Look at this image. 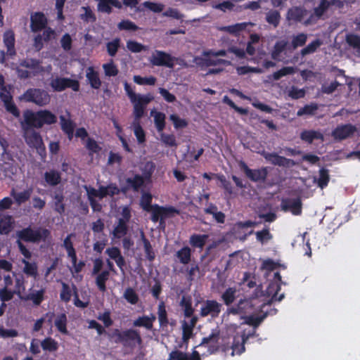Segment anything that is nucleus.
<instances>
[{"label":"nucleus","instance_id":"nucleus-41","mask_svg":"<svg viewBox=\"0 0 360 360\" xmlns=\"http://www.w3.org/2000/svg\"><path fill=\"white\" fill-rule=\"evenodd\" d=\"M110 273L107 270H104L98 274L96 278V284L101 292H104L106 290V281L109 279Z\"/></svg>","mask_w":360,"mask_h":360},{"label":"nucleus","instance_id":"nucleus-24","mask_svg":"<svg viewBox=\"0 0 360 360\" xmlns=\"http://www.w3.org/2000/svg\"><path fill=\"white\" fill-rule=\"evenodd\" d=\"M86 77L91 88L98 89L101 86V81L98 72L96 71L94 67L90 66L86 69Z\"/></svg>","mask_w":360,"mask_h":360},{"label":"nucleus","instance_id":"nucleus-8","mask_svg":"<svg viewBox=\"0 0 360 360\" xmlns=\"http://www.w3.org/2000/svg\"><path fill=\"white\" fill-rule=\"evenodd\" d=\"M255 310L252 298H241L237 303L227 308V313L233 315H247Z\"/></svg>","mask_w":360,"mask_h":360},{"label":"nucleus","instance_id":"nucleus-40","mask_svg":"<svg viewBox=\"0 0 360 360\" xmlns=\"http://www.w3.org/2000/svg\"><path fill=\"white\" fill-rule=\"evenodd\" d=\"M295 72V68L294 67L287 66L283 67L279 70L274 72L271 75L269 76V79H273L274 81L279 80L281 77L293 75Z\"/></svg>","mask_w":360,"mask_h":360},{"label":"nucleus","instance_id":"nucleus-1","mask_svg":"<svg viewBox=\"0 0 360 360\" xmlns=\"http://www.w3.org/2000/svg\"><path fill=\"white\" fill-rule=\"evenodd\" d=\"M22 117L25 124L37 129H41L44 125L54 124L58 121L57 116L46 109L37 111L27 109L23 111Z\"/></svg>","mask_w":360,"mask_h":360},{"label":"nucleus","instance_id":"nucleus-4","mask_svg":"<svg viewBox=\"0 0 360 360\" xmlns=\"http://www.w3.org/2000/svg\"><path fill=\"white\" fill-rule=\"evenodd\" d=\"M49 235L50 231L46 229H33L30 226L24 228L16 233L17 240L32 243L45 241Z\"/></svg>","mask_w":360,"mask_h":360},{"label":"nucleus","instance_id":"nucleus-9","mask_svg":"<svg viewBox=\"0 0 360 360\" xmlns=\"http://www.w3.org/2000/svg\"><path fill=\"white\" fill-rule=\"evenodd\" d=\"M240 169L245 173V176L253 182H264L267 178L269 171L266 167L257 169L249 168L247 164L240 160L238 163Z\"/></svg>","mask_w":360,"mask_h":360},{"label":"nucleus","instance_id":"nucleus-61","mask_svg":"<svg viewBox=\"0 0 360 360\" xmlns=\"http://www.w3.org/2000/svg\"><path fill=\"white\" fill-rule=\"evenodd\" d=\"M257 240L261 243H264L272 238L269 229L268 228L263 229L262 231L255 233Z\"/></svg>","mask_w":360,"mask_h":360},{"label":"nucleus","instance_id":"nucleus-13","mask_svg":"<svg viewBox=\"0 0 360 360\" xmlns=\"http://www.w3.org/2000/svg\"><path fill=\"white\" fill-rule=\"evenodd\" d=\"M222 304L214 300H207L200 308V314L202 317L211 316L217 318L221 311Z\"/></svg>","mask_w":360,"mask_h":360},{"label":"nucleus","instance_id":"nucleus-52","mask_svg":"<svg viewBox=\"0 0 360 360\" xmlns=\"http://www.w3.org/2000/svg\"><path fill=\"white\" fill-rule=\"evenodd\" d=\"M321 42L319 39H316L311 41L307 46H305L301 50L300 53L302 56L304 57L307 55L314 53L316 51V49L321 46Z\"/></svg>","mask_w":360,"mask_h":360},{"label":"nucleus","instance_id":"nucleus-47","mask_svg":"<svg viewBox=\"0 0 360 360\" xmlns=\"http://www.w3.org/2000/svg\"><path fill=\"white\" fill-rule=\"evenodd\" d=\"M67 316L65 313L59 314L55 320V326L58 330L65 335L68 333L67 330Z\"/></svg>","mask_w":360,"mask_h":360},{"label":"nucleus","instance_id":"nucleus-33","mask_svg":"<svg viewBox=\"0 0 360 360\" xmlns=\"http://www.w3.org/2000/svg\"><path fill=\"white\" fill-rule=\"evenodd\" d=\"M208 238L207 234L193 233L190 236L189 243L193 248L202 249L206 244Z\"/></svg>","mask_w":360,"mask_h":360},{"label":"nucleus","instance_id":"nucleus-58","mask_svg":"<svg viewBox=\"0 0 360 360\" xmlns=\"http://www.w3.org/2000/svg\"><path fill=\"white\" fill-rule=\"evenodd\" d=\"M154 122L158 131H162L165 127V115L161 112H156L154 115Z\"/></svg>","mask_w":360,"mask_h":360},{"label":"nucleus","instance_id":"nucleus-14","mask_svg":"<svg viewBox=\"0 0 360 360\" xmlns=\"http://www.w3.org/2000/svg\"><path fill=\"white\" fill-rule=\"evenodd\" d=\"M281 207L284 212L290 211L293 215H300L302 212V200L300 197L283 199Z\"/></svg>","mask_w":360,"mask_h":360},{"label":"nucleus","instance_id":"nucleus-25","mask_svg":"<svg viewBox=\"0 0 360 360\" xmlns=\"http://www.w3.org/2000/svg\"><path fill=\"white\" fill-rule=\"evenodd\" d=\"M237 289L236 287H229L227 288L221 295V300L224 302V304L228 307L233 305V302H235L237 297Z\"/></svg>","mask_w":360,"mask_h":360},{"label":"nucleus","instance_id":"nucleus-38","mask_svg":"<svg viewBox=\"0 0 360 360\" xmlns=\"http://www.w3.org/2000/svg\"><path fill=\"white\" fill-rule=\"evenodd\" d=\"M300 138L308 143H311L314 139L322 140L323 139V136L319 131L314 130H304L301 133Z\"/></svg>","mask_w":360,"mask_h":360},{"label":"nucleus","instance_id":"nucleus-16","mask_svg":"<svg viewBox=\"0 0 360 360\" xmlns=\"http://www.w3.org/2000/svg\"><path fill=\"white\" fill-rule=\"evenodd\" d=\"M48 25V19L43 12H34L30 16V29L34 33L42 31Z\"/></svg>","mask_w":360,"mask_h":360},{"label":"nucleus","instance_id":"nucleus-29","mask_svg":"<svg viewBox=\"0 0 360 360\" xmlns=\"http://www.w3.org/2000/svg\"><path fill=\"white\" fill-rule=\"evenodd\" d=\"M14 220L11 215H4L0 218V234L6 235L8 234L13 226Z\"/></svg>","mask_w":360,"mask_h":360},{"label":"nucleus","instance_id":"nucleus-23","mask_svg":"<svg viewBox=\"0 0 360 360\" xmlns=\"http://www.w3.org/2000/svg\"><path fill=\"white\" fill-rule=\"evenodd\" d=\"M210 56H205V58H195V61L196 64L201 67H210L218 65H229L230 62L224 59H212Z\"/></svg>","mask_w":360,"mask_h":360},{"label":"nucleus","instance_id":"nucleus-64","mask_svg":"<svg viewBox=\"0 0 360 360\" xmlns=\"http://www.w3.org/2000/svg\"><path fill=\"white\" fill-rule=\"evenodd\" d=\"M127 48L131 53H140L146 50L144 45L134 40L127 41Z\"/></svg>","mask_w":360,"mask_h":360},{"label":"nucleus","instance_id":"nucleus-43","mask_svg":"<svg viewBox=\"0 0 360 360\" xmlns=\"http://www.w3.org/2000/svg\"><path fill=\"white\" fill-rule=\"evenodd\" d=\"M281 17L280 12L277 10H270L266 14V21L269 24L274 26V27H277L280 23Z\"/></svg>","mask_w":360,"mask_h":360},{"label":"nucleus","instance_id":"nucleus-62","mask_svg":"<svg viewBox=\"0 0 360 360\" xmlns=\"http://www.w3.org/2000/svg\"><path fill=\"white\" fill-rule=\"evenodd\" d=\"M152 202V195L150 193H143L141 199V206L146 212H150L153 208V205Z\"/></svg>","mask_w":360,"mask_h":360},{"label":"nucleus","instance_id":"nucleus-10","mask_svg":"<svg viewBox=\"0 0 360 360\" xmlns=\"http://www.w3.org/2000/svg\"><path fill=\"white\" fill-rule=\"evenodd\" d=\"M153 96L151 94L141 95L137 94L134 101H131L134 105L133 115L134 120H140L144 115V112L147 105L153 100Z\"/></svg>","mask_w":360,"mask_h":360},{"label":"nucleus","instance_id":"nucleus-30","mask_svg":"<svg viewBox=\"0 0 360 360\" xmlns=\"http://www.w3.org/2000/svg\"><path fill=\"white\" fill-rule=\"evenodd\" d=\"M52 197L53 199L54 210L60 214H63L65 210V206L63 203L65 197L63 193V190H60L58 192H56Z\"/></svg>","mask_w":360,"mask_h":360},{"label":"nucleus","instance_id":"nucleus-54","mask_svg":"<svg viewBox=\"0 0 360 360\" xmlns=\"http://www.w3.org/2000/svg\"><path fill=\"white\" fill-rule=\"evenodd\" d=\"M124 298L131 304H136L139 302V295L131 288H127L123 295Z\"/></svg>","mask_w":360,"mask_h":360},{"label":"nucleus","instance_id":"nucleus-31","mask_svg":"<svg viewBox=\"0 0 360 360\" xmlns=\"http://www.w3.org/2000/svg\"><path fill=\"white\" fill-rule=\"evenodd\" d=\"M252 22H240L234 25L224 26L220 28V30L226 32L229 34L238 35L239 33L245 30L248 25H253Z\"/></svg>","mask_w":360,"mask_h":360},{"label":"nucleus","instance_id":"nucleus-56","mask_svg":"<svg viewBox=\"0 0 360 360\" xmlns=\"http://www.w3.org/2000/svg\"><path fill=\"white\" fill-rule=\"evenodd\" d=\"M119 30L137 31L139 27L129 20H122L117 24Z\"/></svg>","mask_w":360,"mask_h":360},{"label":"nucleus","instance_id":"nucleus-6","mask_svg":"<svg viewBox=\"0 0 360 360\" xmlns=\"http://www.w3.org/2000/svg\"><path fill=\"white\" fill-rule=\"evenodd\" d=\"M27 103H33L38 106L47 105L51 100L49 94L44 89L30 88L20 98Z\"/></svg>","mask_w":360,"mask_h":360},{"label":"nucleus","instance_id":"nucleus-26","mask_svg":"<svg viewBox=\"0 0 360 360\" xmlns=\"http://www.w3.org/2000/svg\"><path fill=\"white\" fill-rule=\"evenodd\" d=\"M30 290L31 292L24 297V300L26 301H32L34 305L39 306L44 300L45 289L41 288L39 290H32L31 289Z\"/></svg>","mask_w":360,"mask_h":360},{"label":"nucleus","instance_id":"nucleus-51","mask_svg":"<svg viewBox=\"0 0 360 360\" xmlns=\"http://www.w3.org/2000/svg\"><path fill=\"white\" fill-rule=\"evenodd\" d=\"M121 40L120 38H115L106 44L107 52L109 56L114 57L120 47Z\"/></svg>","mask_w":360,"mask_h":360},{"label":"nucleus","instance_id":"nucleus-3","mask_svg":"<svg viewBox=\"0 0 360 360\" xmlns=\"http://www.w3.org/2000/svg\"><path fill=\"white\" fill-rule=\"evenodd\" d=\"M20 126L22 131V136L27 146L35 148L40 155H45L46 147L40 133L36 131L37 129L34 128V127L25 124L22 120L20 122Z\"/></svg>","mask_w":360,"mask_h":360},{"label":"nucleus","instance_id":"nucleus-22","mask_svg":"<svg viewBox=\"0 0 360 360\" xmlns=\"http://www.w3.org/2000/svg\"><path fill=\"white\" fill-rule=\"evenodd\" d=\"M156 320V316L153 314L150 316L143 315L139 316L133 321L134 327H143L148 330L153 328V323Z\"/></svg>","mask_w":360,"mask_h":360},{"label":"nucleus","instance_id":"nucleus-11","mask_svg":"<svg viewBox=\"0 0 360 360\" xmlns=\"http://www.w3.org/2000/svg\"><path fill=\"white\" fill-rule=\"evenodd\" d=\"M51 86L55 91L60 92L67 88H71L74 91L79 90V82L76 79L65 77H56L51 80Z\"/></svg>","mask_w":360,"mask_h":360},{"label":"nucleus","instance_id":"nucleus-57","mask_svg":"<svg viewBox=\"0 0 360 360\" xmlns=\"http://www.w3.org/2000/svg\"><path fill=\"white\" fill-rule=\"evenodd\" d=\"M346 42L349 46L360 52V36L355 34H347Z\"/></svg>","mask_w":360,"mask_h":360},{"label":"nucleus","instance_id":"nucleus-27","mask_svg":"<svg viewBox=\"0 0 360 360\" xmlns=\"http://www.w3.org/2000/svg\"><path fill=\"white\" fill-rule=\"evenodd\" d=\"M44 179L47 185L56 186L61 182V174L56 169H51L44 173Z\"/></svg>","mask_w":360,"mask_h":360},{"label":"nucleus","instance_id":"nucleus-59","mask_svg":"<svg viewBox=\"0 0 360 360\" xmlns=\"http://www.w3.org/2000/svg\"><path fill=\"white\" fill-rule=\"evenodd\" d=\"M133 79L135 83L139 85H155L157 80L153 76L143 77L140 75H134Z\"/></svg>","mask_w":360,"mask_h":360},{"label":"nucleus","instance_id":"nucleus-63","mask_svg":"<svg viewBox=\"0 0 360 360\" xmlns=\"http://www.w3.org/2000/svg\"><path fill=\"white\" fill-rule=\"evenodd\" d=\"M72 297V291L68 284L62 282V290L60 293V298L65 302L70 301Z\"/></svg>","mask_w":360,"mask_h":360},{"label":"nucleus","instance_id":"nucleus-21","mask_svg":"<svg viewBox=\"0 0 360 360\" xmlns=\"http://www.w3.org/2000/svg\"><path fill=\"white\" fill-rule=\"evenodd\" d=\"M169 360H201L199 352L193 351L190 354L181 350L175 349L170 352Z\"/></svg>","mask_w":360,"mask_h":360},{"label":"nucleus","instance_id":"nucleus-44","mask_svg":"<svg viewBox=\"0 0 360 360\" xmlns=\"http://www.w3.org/2000/svg\"><path fill=\"white\" fill-rule=\"evenodd\" d=\"M41 347L44 351L53 352L58 350V344L54 339L48 337L41 342Z\"/></svg>","mask_w":360,"mask_h":360},{"label":"nucleus","instance_id":"nucleus-50","mask_svg":"<svg viewBox=\"0 0 360 360\" xmlns=\"http://www.w3.org/2000/svg\"><path fill=\"white\" fill-rule=\"evenodd\" d=\"M330 181V176H329V172L328 169L326 168H321L319 170V176L317 181L318 186L321 188H326Z\"/></svg>","mask_w":360,"mask_h":360},{"label":"nucleus","instance_id":"nucleus-19","mask_svg":"<svg viewBox=\"0 0 360 360\" xmlns=\"http://www.w3.org/2000/svg\"><path fill=\"white\" fill-rule=\"evenodd\" d=\"M125 186L122 188V191L125 193L129 190L134 192H139L144 186L145 179L141 174H136L132 177H128L125 179Z\"/></svg>","mask_w":360,"mask_h":360},{"label":"nucleus","instance_id":"nucleus-18","mask_svg":"<svg viewBox=\"0 0 360 360\" xmlns=\"http://www.w3.org/2000/svg\"><path fill=\"white\" fill-rule=\"evenodd\" d=\"M253 335L254 333L248 334L243 333L240 336H234L232 345L230 347L232 349L231 356H234L235 354L240 355L243 354L245 351V344L250 337Z\"/></svg>","mask_w":360,"mask_h":360},{"label":"nucleus","instance_id":"nucleus-39","mask_svg":"<svg viewBox=\"0 0 360 360\" xmlns=\"http://www.w3.org/2000/svg\"><path fill=\"white\" fill-rule=\"evenodd\" d=\"M158 316L160 326L162 328L167 327L169 324V319L164 302H161L158 307Z\"/></svg>","mask_w":360,"mask_h":360},{"label":"nucleus","instance_id":"nucleus-55","mask_svg":"<svg viewBox=\"0 0 360 360\" xmlns=\"http://www.w3.org/2000/svg\"><path fill=\"white\" fill-rule=\"evenodd\" d=\"M307 39V35L304 33H300L295 36H293L291 41V46L293 49H297L299 46H302L306 44Z\"/></svg>","mask_w":360,"mask_h":360},{"label":"nucleus","instance_id":"nucleus-53","mask_svg":"<svg viewBox=\"0 0 360 360\" xmlns=\"http://www.w3.org/2000/svg\"><path fill=\"white\" fill-rule=\"evenodd\" d=\"M103 69L104 70L105 75L107 77H115L119 73V70L117 67L114 64L112 60H111L110 62L108 63L103 64Z\"/></svg>","mask_w":360,"mask_h":360},{"label":"nucleus","instance_id":"nucleus-12","mask_svg":"<svg viewBox=\"0 0 360 360\" xmlns=\"http://www.w3.org/2000/svg\"><path fill=\"white\" fill-rule=\"evenodd\" d=\"M356 131L357 128L352 124H340L332 131V136L335 140L341 141L352 137Z\"/></svg>","mask_w":360,"mask_h":360},{"label":"nucleus","instance_id":"nucleus-35","mask_svg":"<svg viewBox=\"0 0 360 360\" xmlns=\"http://www.w3.org/2000/svg\"><path fill=\"white\" fill-rule=\"evenodd\" d=\"M60 127L63 131L66 134L69 139H72L74 135V123L68 119H66L63 115L60 116Z\"/></svg>","mask_w":360,"mask_h":360},{"label":"nucleus","instance_id":"nucleus-60","mask_svg":"<svg viewBox=\"0 0 360 360\" xmlns=\"http://www.w3.org/2000/svg\"><path fill=\"white\" fill-rule=\"evenodd\" d=\"M266 316H267L266 313H264L262 315L259 316L250 315V316H247L246 323L248 325L252 326L255 328H256L261 324V323L264 321V319Z\"/></svg>","mask_w":360,"mask_h":360},{"label":"nucleus","instance_id":"nucleus-45","mask_svg":"<svg viewBox=\"0 0 360 360\" xmlns=\"http://www.w3.org/2000/svg\"><path fill=\"white\" fill-rule=\"evenodd\" d=\"M134 133L139 143L146 141V133L140 124V120H134L133 122Z\"/></svg>","mask_w":360,"mask_h":360},{"label":"nucleus","instance_id":"nucleus-49","mask_svg":"<svg viewBox=\"0 0 360 360\" xmlns=\"http://www.w3.org/2000/svg\"><path fill=\"white\" fill-rule=\"evenodd\" d=\"M155 169V165L152 161L146 162L143 168L142 171V176L144 177L145 181L150 180L152 177V175Z\"/></svg>","mask_w":360,"mask_h":360},{"label":"nucleus","instance_id":"nucleus-32","mask_svg":"<svg viewBox=\"0 0 360 360\" xmlns=\"http://www.w3.org/2000/svg\"><path fill=\"white\" fill-rule=\"evenodd\" d=\"M191 256V249L188 246L182 247L175 254V257L178 259L179 262L184 265L190 263Z\"/></svg>","mask_w":360,"mask_h":360},{"label":"nucleus","instance_id":"nucleus-7","mask_svg":"<svg viewBox=\"0 0 360 360\" xmlns=\"http://www.w3.org/2000/svg\"><path fill=\"white\" fill-rule=\"evenodd\" d=\"M149 212H151L150 219L153 222L159 221L160 226L165 227V219L172 217L174 214H179V210L172 206L163 207L154 204Z\"/></svg>","mask_w":360,"mask_h":360},{"label":"nucleus","instance_id":"nucleus-5","mask_svg":"<svg viewBox=\"0 0 360 360\" xmlns=\"http://www.w3.org/2000/svg\"><path fill=\"white\" fill-rule=\"evenodd\" d=\"M150 63L155 66H165L169 68H174L175 63L181 65L186 64L183 59L160 50H155L153 53Z\"/></svg>","mask_w":360,"mask_h":360},{"label":"nucleus","instance_id":"nucleus-17","mask_svg":"<svg viewBox=\"0 0 360 360\" xmlns=\"http://www.w3.org/2000/svg\"><path fill=\"white\" fill-rule=\"evenodd\" d=\"M262 155L266 161L271 162L274 165L290 167L295 165L293 160L281 156L276 153L264 152Z\"/></svg>","mask_w":360,"mask_h":360},{"label":"nucleus","instance_id":"nucleus-2","mask_svg":"<svg viewBox=\"0 0 360 360\" xmlns=\"http://www.w3.org/2000/svg\"><path fill=\"white\" fill-rule=\"evenodd\" d=\"M112 338H115V342L130 349H134L137 345H141L143 343L140 331L134 328L124 330L115 329L112 333Z\"/></svg>","mask_w":360,"mask_h":360},{"label":"nucleus","instance_id":"nucleus-46","mask_svg":"<svg viewBox=\"0 0 360 360\" xmlns=\"http://www.w3.org/2000/svg\"><path fill=\"white\" fill-rule=\"evenodd\" d=\"M128 231L127 223L122 220H118L117 224L115 226L112 234L116 238H121L124 236Z\"/></svg>","mask_w":360,"mask_h":360},{"label":"nucleus","instance_id":"nucleus-48","mask_svg":"<svg viewBox=\"0 0 360 360\" xmlns=\"http://www.w3.org/2000/svg\"><path fill=\"white\" fill-rule=\"evenodd\" d=\"M319 109L317 103H311L310 104L305 105L304 107L300 108L297 112V116L314 115L316 110Z\"/></svg>","mask_w":360,"mask_h":360},{"label":"nucleus","instance_id":"nucleus-42","mask_svg":"<svg viewBox=\"0 0 360 360\" xmlns=\"http://www.w3.org/2000/svg\"><path fill=\"white\" fill-rule=\"evenodd\" d=\"M288 42L284 40L278 41L274 46L271 57L274 60H279L281 53L286 49Z\"/></svg>","mask_w":360,"mask_h":360},{"label":"nucleus","instance_id":"nucleus-34","mask_svg":"<svg viewBox=\"0 0 360 360\" xmlns=\"http://www.w3.org/2000/svg\"><path fill=\"white\" fill-rule=\"evenodd\" d=\"M22 263L24 264L22 271L27 276L33 277L34 279L38 276V266L36 262H30L25 259H22Z\"/></svg>","mask_w":360,"mask_h":360},{"label":"nucleus","instance_id":"nucleus-15","mask_svg":"<svg viewBox=\"0 0 360 360\" xmlns=\"http://www.w3.org/2000/svg\"><path fill=\"white\" fill-rule=\"evenodd\" d=\"M344 3L345 0H320L319 6L314 8V15L317 18H321L330 7L335 6L336 8H342Z\"/></svg>","mask_w":360,"mask_h":360},{"label":"nucleus","instance_id":"nucleus-36","mask_svg":"<svg viewBox=\"0 0 360 360\" xmlns=\"http://www.w3.org/2000/svg\"><path fill=\"white\" fill-rule=\"evenodd\" d=\"M141 240L143 244L144 251L147 259L150 262H153L155 258V253L153 250L150 241L148 238H146L143 231L141 232Z\"/></svg>","mask_w":360,"mask_h":360},{"label":"nucleus","instance_id":"nucleus-20","mask_svg":"<svg viewBox=\"0 0 360 360\" xmlns=\"http://www.w3.org/2000/svg\"><path fill=\"white\" fill-rule=\"evenodd\" d=\"M3 41L6 47V55L11 58L16 55L15 48V38L14 32L12 30H6L3 35Z\"/></svg>","mask_w":360,"mask_h":360},{"label":"nucleus","instance_id":"nucleus-28","mask_svg":"<svg viewBox=\"0 0 360 360\" xmlns=\"http://www.w3.org/2000/svg\"><path fill=\"white\" fill-rule=\"evenodd\" d=\"M307 14V11L301 7H292L288 9L287 19L295 22H301Z\"/></svg>","mask_w":360,"mask_h":360},{"label":"nucleus","instance_id":"nucleus-37","mask_svg":"<svg viewBox=\"0 0 360 360\" xmlns=\"http://www.w3.org/2000/svg\"><path fill=\"white\" fill-rule=\"evenodd\" d=\"M32 192V191L31 188L19 193H16L14 189H12L11 195L13 197L15 202L20 205L22 203L27 202L30 198Z\"/></svg>","mask_w":360,"mask_h":360}]
</instances>
